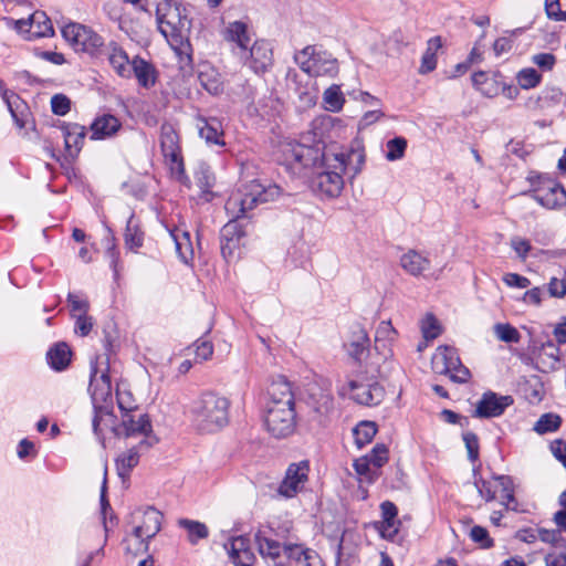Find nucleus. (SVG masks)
Listing matches in <instances>:
<instances>
[{
  "instance_id": "nucleus-5",
  "label": "nucleus",
  "mask_w": 566,
  "mask_h": 566,
  "mask_svg": "<svg viewBox=\"0 0 566 566\" xmlns=\"http://www.w3.org/2000/svg\"><path fill=\"white\" fill-rule=\"evenodd\" d=\"M229 401L217 391H205L192 405L191 412L197 428L202 432H214L228 422Z\"/></svg>"
},
{
  "instance_id": "nucleus-34",
  "label": "nucleus",
  "mask_w": 566,
  "mask_h": 566,
  "mask_svg": "<svg viewBox=\"0 0 566 566\" xmlns=\"http://www.w3.org/2000/svg\"><path fill=\"white\" fill-rule=\"evenodd\" d=\"M130 70L134 71V74L142 86L149 87L155 84V70L153 65L145 60L134 59Z\"/></svg>"
},
{
  "instance_id": "nucleus-51",
  "label": "nucleus",
  "mask_w": 566,
  "mask_h": 566,
  "mask_svg": "<svg viewBox=\"0 0 566 566\" xmlns=\"http://www.w3.org/2000/svg\"><path fill=\"white\" fill-rule=\"evenodd\" d=\"M480 495L485 501H493L497 499L496 495V478L491 481L480 480L475 482Z\"/></svg>"
},
{
  "instance_id": "nucleus-26",
  "label": "nucleus",
  "mask_w": 566,
  "mask_h": 566,
  "mask_svg": "<svg viewBox=\"0 0 566 566\" xmlns=\"http://www.w3.org/2000/svg\"><path fill=\"white\" fill-rule=\"evenodd\" d=\"M120 128L119 120L109 114L96 117L91 125L92 137L103 139L113 136Z\"/></svg>"
},
{
  "instance_id": "nucleus-60",
  "label": "nucleus",
  "mask_w": 566,
  "mask_h": 566,
  "mask_svg": "<svg viewBox=\"0 0 566 566\" xmlns=\"http://www.w3.org/2000/svg\"><path fill=\"white\" fill-rule=\"evenodd\" d=\"M510 244L522 260H525L528 252L531 251L530 241L520 237L512 238Z\"/></svg>"
},
{
  "instance_id": "nucleus-4",
  "label": "nucleus",
  "mask_w": 566,
  "mask_h": 566,
  "mask_svg": "<svg viewBox=\"0 0 566 566\" xmlns=\"http://www.w3.org/2000/svg\"><path fill=\"white\" fill-rule=\"evenodd\" d=\"M293 391H274L264 406L263 424L274 439H286L296 430Z\"/></svg>"
},
{
  "instance_id": "nucleus-52",
  "label": "nucleus",
  "mask_w": 566,
  "mask_h": 566,
  "mask_svg": "<svg viewBox=\"0 0 566 566\" xmlns=\"http://www.w3.org/2000/svg\"><path fill=\"white\" fill-rule=\"evenodd\" d=\"M495 333L499 339L507 343H517L520 340V333L517 329L509 324H497Z\"/></svg>"
},
{
  "instance_id": "nucleus-36",
  "label": "nucleus",
  "mask_w": 566,
  "mask_h": 566,
  "mask_svg": "<svg viewBox=\"0 0 566 566\" xmlns=\"http://www.w3.org/2000/svg\"><path fill=\"white\" fill-rule=\"evenodd\" d=\"M178 524L187 532V538L193 545L209 535L208 527L201 522L181 518Z\"/></svg>"
},
{
  "instance_id": "nucleus-29",
  "label": "nucleus",
  "mask_w": 566,
  "mask_h": 566,
  "mask_svg": "<svg viewBox=\"0 0 566 566\" xmlns=\"http://www.w3.org/2000/svg\"><path fill=\"white\" fill-rule=\"evenodd\" d=\"M170 237L175 242L176 252L180 260L185 263H189L193 258V247L190 241L189 232L180 228H176L170 231Z\"/></svg>"
},
{
  "instance_id": "nucleus-23",
  "label": "nucleus",
  "mask_w": 566,
  "mask_h": 566,
  "mask_svg": "<svg viewBox=\"0 0 566 566\" xmlns=\"http://www.w3.org/2000/svg\"><path fill=\"white\" fill-rule=\"evenodd\" d=\"M400 265L410 275L418 276L429 270L430 260L416 250H409L401 255Z\"/></svg>"
},
{
  "instance_id": "nucleus-32",
  "label": "nucleus",
  "mask_w": 566,
  "mask_h": 566,
  "mask_svg": "<svg viewBox=\"0 0 566 566\" xmlns=\"http://www.w3.org/2000/svg\"><path fill=\"white\" fill-rule=\"evenodd\" d=\"M442 46V41L440 36H433L428 40L427 49L421 59V65L419 72L421 74H427L432 72L437 66V52Z\"/></svg>"
},
{
  "instance_id": "nucleus-3",
  "label": "nucleus",
  "mask_w": 566,
  "mask_h": 566,
  "mask_svg": "<svg viewBox=\"0 0 566 566\" xmlns=\"http://www.w3.org/2000/svg\"><path fill=\"white\" fill-rule=\"evenodd\" d=\"M159 32L180 60H190L189 35L192 27L190 9L179 0H160L156 8Z\"/></svg>"
},
{
  "instance_id": "nucleus-18",
  "label": "nucleus",
  "mask_w": 566,
  "mask_h": 566,
  "mask_svg": "<svg viewBox=\"0 0 566 566\" xmlns=\"http://www.w3.org/2000/svg\"><path fill=\"white\" fill-rule=\"evenodd\" d=\"M272 49L266 41H255L245 64L255 73H264L272 65Z\"/></svg>"
},
{
  "instance_id": "nucleus-55",
  "label": "nucleus",
  "mask_w": 566,
  "mask_h": 566,
  "mask_svg": "<svg viewBox=\"0 0 566 566\" xmlns=\"http://www.w3.org/2000/svg\"><path fill=\"white\" fill-rule=\"evenodd\" d=\"M564 94L559 87H547L542 92L545 108L562 103Z\"/></svg>"
},
{
  "instance_id": "nucleus-49",
  "label": "nucleus",
  "mask_w": 566,
  "mask_h": 566,
  "mask_svg": "<svg viewBox=\"0 0 566 566\" xmlns=\"http://www.w3.org/2000/svg\"><path fill=\"white\" fill-rule=\"evenodd\" d=\"M352 399L364 406H377L384 399L385 391H354Z\"/></svg>"
},
{
  "instance_id": "nucleus-43",
  "label": "nucleus",
  "mask_w": 566,
  "mask_h": 566,
  "mask_svg": "<svg viewBox=\"0 0 566 566\" xmlns=\"http://www.w3.org/2000/svg\"><path fill=\"white\" fill-rule=\"evenodd\" d=\"M422 337L426 339H436L442 333V327L438 318L432 313H427L419 323Z\"/></svg>"
},
{
  "instance_id": "nucleus-12",
  "label": "nucleus",
  "mask_w": 566,
  "mask_h": 566,
  "mask_svg": "<svg viewBox=\"0 0 566 566\" xmlns=\"http://www.w3.org/2000/svg\"><path fill=\"white\" fill-rule=\"evenodd\" d=\"M308 472L310 463L306 460L290 464L285 478L279 488L280 494L285 497H292L303 490L308 479Z\"/></svg>"
},
{
  "instance_id": "nucleus-41",
  "label": "nucleus",
  "mask_w": 566,
  "mask_h": 566,
  "mask_svg": "<svg viewBox=\"0 0 566 566\" xmlns=\"http://www.w3.org/2000/svg\"><path fill=\"white\" fill-rule=\"evenodd\" d=\"M496 495L502 504L512 507L514 503L513 482L510 476H496Z\"/></svg>"
},
{
  "instance_id": "nucleus-9",
  "label": "nucleus",
  "mask_w": 566,
  "mask_h": 566,
  "mask_svg": "<svg viewBox=\"0 0 566 566\" xmlns=\"http://www.w3.org/2000/svg\"><path fill=\"white\" fill-rule=\"evenodd\" d=\"M535 179L536 182L533 181V178H530L534 185L531 195L534 200L547 209L566 207V191L559 184L541 176H536Z\"/></svg>"
},
{
  "instance_id": "nucleus-31",
  "label": "nucleus",
  "mask_w": 566,
  "mask_h": 566,
  "mask_svg": "<svg viewBox=\"0 0 566 566\" xmlns=\"http://www.w3.org/2000/svg\"><path fill=\"white\" fill-rule=\"evenodd\" d=\"M397 332L389 321H381L375 334V348L382 350L386 356L387 352L390 353L389 346L396 339Z\"/></svg>"
},
{
  "instance_id": "nucleus-37",
  "label": "nucleus",
  "mask_w": 566,
  "mask_h": 566,
  "mask_svg": "<svg viewBox=\"0 0 566 566\" xmlns=\"http://www.w3.org/2000/svg\"><path fill=\"white\" fill-rule=\"evenodd\" d=\"M116 407L120 411L122 417L134 415L139 406L140 398L135 396L133 391H115Z\"/></svg>"
},
{
  "instance_id": "nucleus-64",
  "label": "nucleus",
  "mask_w": 566,
  "mask_h": 566,
  "mask_svg": "<svg viewBox=\"0 0 566 566\" xmlns=\"http://www.w3.org/2000/svg\"><path fill=\"white\" fill-rule=\"evenodd\" d=\"M399 522L395 520H382L380 524V533L382 537L394 538L398 533Z\"/></svg>"
},
{
  "instance_id": "nucleus-21",
  "label": "nucleus",
  "mask_w": 566,
  "mask_h": 566,
  "mask_svg": "<svg viewBox=\"0 0 566 566\" xmlns=\"http://www.w3.org/2000/svg\"><path fill=\"white\" fill-rule=\"evenodd\" d=\"M284 555L294 560L296 566H318L319 564L317 553L301 544L285 543Z\"/></svg>"
},
{
  "instance_id": "nucleus-57",
  "label": "nucleus",
  "mask_w": 566,
  "mask_h": 566,
  "mask_svg": "<svg viewBox=\"0 0 566 566\" xmlns=\"http://www.w3.org/2000/svg\"><path fill=\"white\" fill-rule=\"evenodd\" d=\"M532 62L543 71H552L556 64V57L552 53H537L532 56Z\"/></svg>"
},
{
  "instance_id": "nucleus-39",
  "label": "nucleus",
  "mask_w": 566,
  "mask_h": 566,
  "mask_svg": "<svg viewBox=\"0 0 566 566\" xmlns=\"http://www.w3.org/2000/svg\"><path fill=\"white\" fill-rule=\"evenodd\" d=\"M195 180L205 200H211L213 197L211 188L214 185V176L211 170L208 167L201 166L195 174Z\"/></svg>"
},
{
  "instance_id": "nucleus-46",
  "label": "nucleus",
  "mask_w": 566,
  "mask_h": 566,
  "mask_svg": "<svg viewBox=\"0 0 566 566\" xmlns=\"http://www.w3.org/2000/svg\"><path fill=\"white\" fill-rule=\"evenodd\" d=\"M143 233L134 223L133 217L129 218L125 231V243L129 249H138L143 244Z\"/></svg>"
},
{
  "instance_id": "nucleus-20",
  "label": "nucleus",
  "mask_w": 566,
  "mask_h": 566,
  "mask_svg": "<svg viewBox=\"0 0 566 566\" xmlns=\"http://www.w3.org/2000/svg\"><path fill=\"white\" fill-rule=\"evenodd\" d=\"M369 338L367 332L360 325H354L350 331L348 340L344 344V348L348 355L360 361L365 353L368 350Z\"/></svg>"
},
{
  "instance_id": "nucleus-25",
  "label": "nucleus",
  "mask_w": 566,
  "mask_h": 566,
  "mask_svg": "<svg viewBox=\"0 0 566 566\" xmlns=\"http://www.w3.org/2000/svg\"><path fill=\"white\" fill-rule=\"evenodd\" d=\"M559 348L552 340L543 343L535 353L538 368L542 370L554 369L559 361Z\"/></svg>"
},
{
  "instance_id": "nucleus-53",
  "label": "nucleus",
  "mask_w": 566,
  "mask_h": 566,
  "mask_svg": "<svg viewBox=\"0 0 566 566\" xmlns=\"http://www.w3.org/2000/svg\"><path fill=\"white\" fill-rule=\"evenodd\" d=\"M369 459L361 457L354 462V469L360 476H365L368 482H373L377 478V472L370 469Z\"/></svg>"
},
{
  "instance_id": "nucleus-40",
  "label": "nucleus",
  "mask_w": 566,
  "mask_h": 566,
  "mask_svg": "<svg viewBox=\"0 0 566 566\" xmlns=\"http://www.w3.org/2000/svg\"><path fill=\"white\" fill-rule=\"evenodd\" d=\"M355 442L358 448L371 442L377 433V426L373 421H361L353 430Z\"/></svg>"
},
{
  "instance_id": "nucleus-14",
  "label": "nucleus",
  "mask_w": 566,
  "mask_h": 566,
  "mask_svg": "<svg viewBox=\"0 0 566 566\" xmlns=\"http://www.w3.org/2000/svg\"><path fill=\"white\" fill-rule=\"evenodd\" d=\"M513 403L511 396H497L494 391L485 392L473 412L475 418H493L501 416Z\"/></svg>"
},
{
  "instance_id": "nucleus-1",
  "label": "nucleus",
  "mask_w": 566,
  "mask_h": 566,
  "mask_svg": "<svg viewBox=\"0 0 566 566\" xmlns=\"http://www.w3.org/2000/svg\"><path fill=\"white\" fill-rule=\"evenodd\" d=\"M339 119L331 116L312 122L313 139L304 136L303 140L314 145L287 144L283 153L285 160L294 169H313L312 187L328 198L338 197L344 188V175L356 176L364 163V154L338 145H323V132L333 127Z\"/></svg>"
},
{
  "instance_id": "nucleus-59",
  "label": "nucleus",
  "mask_w": 566,
  "mask_h": 566,
  "mask_svg": "<svg viewBox=\"0 0 566 566\" xmlns=\"http://www.w3.org/2000/svg\"><path fill=\"white\" fill-rule=\"evenodd\" d=\"M70 99L64 96L56 94L51 98L52 112L56 115L63 116L70 111Z\"/></svg>"
},
{
  "instance_id": "nucleus-11",
  "label": "nucleus",
  "mask_w": 566,
  "mask_h": 566,
  "mask_svg": "<svg viewBox=\"0 0 566 566\" xmlns=\"http://www.w3.org/2000/svg\"><path fill=\"white\" fill-rule=\"evenodd\" d=\"M14 28L18 32L25 33L28 40L50 36L54 33L52 22L43 11H35L28 19L15 20Z\"/></svg>"
},
{
  "instance_id": "nucleus-2",
  "label": "nucleus",
  "mask_w": 566,
  "mask_h": 566,
  "mask_svg": "<svg viewBox=\"0 0 566 566\" xmlns=\"http://www.w3.org/2000/svg\"><path fill=\"white\" fill-rule=\"evenodd\" d=\"M282 193L277 185H264L259 180H251L237 187L226 202L227 213L233 218L223 226L220 232L221 253L226 260L240 254L245 232L237 219L245 217L259 203L277 199Z\"/></svg>"
},
{
  "instance_id": "nucleus-45",
  "label": "nucleus",
  "mask_w": 566,
  "mask_h": 566,
  "mask_svg": "<svg viewBox=\"0 0 566 566\" xmlns=\"http://www.w3.org/2000/svg\"><path fill=\"white\" fill-rule=\"evenodd\" d=\"M516 80L522 88L530 90L541 83L542 76L535 69L526 67L517 73Z\"/></svg>"
},
{
  "instance_id": "nucleus-33",
  "label": "nucleus",
  "mask_w": 566,
  "mask_h": 566,
  "mask_svg": "<svg viewBox=\"0 0 566 566\" xmlns=\"http://www.w3.org/2000/svg\"><path fill=\"white\" fill-rule=\"evenodd\" d=\"M201 86L210 94H219L223 90V81L220 73L211 66H205L199 73Z\"/></svg>"
},
{
  "instance_id": "nucleus-35",
  "label": "nucleus",
  "mask_w": 566,
  "mask_h": 566,
  "mask_svg": "<svg viewBox=\"0 0 566 566\" xmlns=\"http://www.w3.org/2000/svg\"><path fill=\"white\" fill-rule=\"evenodd\" d=\"M149 538L145 537L140 533H136L134 528L124 538L125 552L132 555H142L147 553L149 547Z\"/></svg>"
},
{
  "instance_id": "nucleus-22",
  "label": "nucleus",
  "mask_w": 566,
  "mask_h": 566,
  "mask_svg": "<svg viewBox=\"0 0 566 566\" xmlns=\"http://www.w3.org/2000/svg\"><path fill=\"white\" fill-rule=\"evenodd\" d=\"M146 451L139 450L138 444H132L116 458V471L123 481L129 478L133 469L139 463L140 454Z\"/></svg>"
},
{
  "instance_id": "nucleus-44",
  "label": "nucleus",
  "mask_w": 566,
  "mask_h": 566,
  "mask_svg": "<svg viewBox=\"0 0 566 566\" xmlns=\"http://www.w3.org/2000/svg\"><path fill=\"white\" fill-rule=\"evenodd\" d=\"M386 147V159L388 161L399 160L405 156L407 149V139L403 137H395L387 142Z\"/></svg>"
},
{
  "instance_id": "nucleus-10",
  "label": "nucleus",
  "mask_w": 566,
  "mask_h": 566,
  "mask_svg": "<svg viewBox=\"0 0 566 566\" xmlns=\"http://www.w3.org/2000/svg\"><path fill=\"white\" fill-rule=\"evenodd\" d=\"M63 38L75 51L94 53L103 44L102 38L80 23H69L62 28Z\"/></svg>"
},
{
  "instance_id": "nucleus-28",
  "label": "nucleus",
  "mask_w": 566,
  "mask_h": 566,
  "mask_svg": "<svg viewBox=\"0 0 566 566\" xmlns=\"http://www.w3.org/2000/svg\"><path fill=\"white\" fill-rule=\"evenodd\" d=\"M72 352L64 342L56 343L46 353L49 365L55 370L66 368L71 361Z\"/></svg>"
},
{
  "instance_id": "nucleus-17",
  "label": "nucleus",
  "mask_w": 566,
  "mask_h": 566,
  "mask_svg": "<svg viewBox=\"0 0 566 566\" xmlns=\"http://www.w3.org/2000/svg\"><path fill=\"white\" fill-rule=\"evenodd\" d=\"M224 549L235 566H252L255 556L245 536H235L224 544Z\"/></svg>"
},
{
  "instance_id": "nucleus-30",
  "label": "nucleus",
  "mask_w": 566,
  "mask_h": 566,
  "mask_svg": "<svg viewBox=\"0 0 566 566\" xmlns=\"http://www.w3.org/2000/svg\"><path fill=\"white\" fill-rule=\"evenodd\" d=\"M63 137L66 155L72 159L75 158L78 155L84 142V127L74 125L63 133Z\"/></svg>"
},
{
  "instance_id": "nucleus-61",
  "label": "nucleus",
  "mask_w": 566,
  "mask_h": 566,
  "mask_svg": "<svg viewBox=\"0 0 566 566\" xmlns=\"http://www.w3.org/2000/svg\"><path fill=\"white\" fill-rule=\"evenodd\" d=\"M548 293L552 297H564L566 295V279L553 277L548 283Z\"/></svg>"
},
{
  "instance_id": "nucleus-56",
  "label": "nucleus",
  "mask_w": 566,
  "mask_h": 566,
  "mask_svg": "<svg viewBox=\"0 0 566 566\" xmlns=\"http://www.w3.org/2000/svg\"><path fill=\"white\" fill-rule=\"evenodd\" d=\"M463 441L465 443L469 460L472 462L476 461L479 458V439L476 434L467 432L463 434Z\"/></svg>"
},
{
  "instance_id": "nucleus-15",
  "label": "nucleus",
  "mask_w": 566,
  "mask_h": 566,
  "mask_svg": "<svg viewBox=\"0 0 566 566\" xmlns=\"http://www.w3.org/2000/svg\"><path fill=\"white\" fill-rule=\"evenodd\" d=\"M161 518L160 512L153 507L137 511L133 515V528L136 533L151 539L160 531Z\"/></svg>"
},
{
  "instance_id": "nucleus-58",
  "label": "nucleus",
  "mask_w": 566,
  "mask_h": 566,
  "mask_svg": "<svg viewBox=\"0 0 566 566\" xmlns=\"http://www.w3.org/2000/svg\"><path fill=\"white\" fill-rule=\"evenodd\" d=\"M470 537L482 547L489 548L493 545L492 539L489 537L488 531L482 526H473L470 532Z\"/></svg>"
},
{
  "instance_id": "nucleus-7",
  "label": "nucleus",
  "mask_w": 566,
  "mask_h": 566,
  "mask_svg": "<svg viewBox=\"0 0 566 566\" xmlns=\"http://www.w3.org/2000/svg\"><path fill=\"white\" fill-rule=\"evenodd\" d=\"M296 64L310 76H335L338 73L337 60L325 52H316L308 45L294 55Z\"/></svg>"
},
{
  "instance_id": "nucleus-16",
  "label": "nucleus",
  "mask_w": 566,
  "mask_h": 566,
  "mask_svg": "<svg viewBox=\"0 0 566 566\" xmlns=\"http://www.w3.org/2000/svg\"><path fill=\"white\" fill-rule=\"evenodd\" d=\"M92 402L95 411L93 430L94 433L99 437L103 417L113 416L116 407L115 391H93Z\"/></svg>"
},
{
  "instance_id": "nucleus-42",
  "label": "nucleus",
  "mask_w": 566,
  "mask_h": 566,
  "mask_svg": "<svg viewBox=\"0 0 566 566\" xmlns=\"http://www.w3.org/2000/svg\"><path fill=\"white\" fill-rule=\"evenodd\" d=\"M324 107L329 112H339L345 103L344 95L337 85H332L323 94Z\"/></svg>"
},
{
  "instance_id": "nucleus-38",
  "label": "nucleus",
  "mask_w": 566,
  "mask_h": 566,
  "mask_svg": "<svg viewBox=\"0 0 566 566\" xmlns=\"http://www.w3.org/2000/svg\"><path fill=\"white\" fill-rule=\"evenodd\" d=\"M108 61L116 73L123 77L130 74V66L127 54L118 46H113L108 53Z\"/></svg>"
},
{
  "instance_id": "nucleus-62",
  "label": "nucleus",
  "mask_w": 566,
  "mask_h": 566,
  "mask_svg": "<svg viewBox=\"0 0 566 566\" xmlns=\"http://www.w3.org/2000/svg\"><path fill=\"white\" fill-rule=\"evenodd\" d=\"M503 281L506 285L518 289H525L531 284V281L527 277L522 276L517 273H506L503 276Z\"/></svg>"
},
{
  "instance_id": "nucleus-48",
  "label": "nucleus",
  "mask_w": 566,
  "mask_h": 566,
  "mask_svg": "<svg viewBox=\"0 0 566 566\" xmlns=\"http://www.w3.org/2000/svg\"><path fill=\"white\" fill-rule=\"evenodd\" d=\"M90 387L94 389H111L112 380L107 368H94L91 374Z\"/></svg>"
},
{
  "instance_id": "nucleus-19",
  "label": "nucleus",
  "mask_w": 566,
  "mask_h": 566,
  "mask_svg": "<svg viewBox=\"0 0 566 566\" xmlns=\"http://www.w3.org/2000/svg\"><path fill=\"white\" fill-rule=\"evenodd\" d=\"M196 127L199 132L200 137L203 138L208 144L219 146L224 145L222 139V125L217 117L206 118L202 116H198L196 118Z\"/></svg>"
},
{
  "instance_id": "nucleus-27",
  "label": "nucleus",
  "mask_w": 566,
  "mask_h": 566,
  "mask_svg": "<svg viewBox=\"0 0 566 566\" xmlns=\"http://www.w3.org/2000/svg\"><path fill=\"white\" fill-rule=\"evenodd\" d=\"M254 538L259 553L263 558L276 562L282 553H284V545L282 546L277 541L268 537L262 531L256 532Z\"/></svg>"
},
{
  "instance_id": "nucleus-50",
  "label": "nucleus",
  "mask_w": 566,
  "mask_h": 566,
  "mask_svg": "<svg viewBox=\"0 0 566 566\" xmlns=\"http://www.w3.org/2000/svg\"><path fill=\"white\" fill-rule=\"evenodd\" d=\"M366 458L376 469H379L388 461V448L385 444H376Z\"/></svg>"
},
{
  "instance_id": "nucleus-8",
  "label": "nucleus",
  "mask_w": 566,
  "mask_h": 566,
  "mask_svg": "<svg viewBox=\"0 0 566 566\" xmlns=\"http://www.w3.org/2000/svg\"><path fill=\"white\" fill-rule=\"evenodd\" d=\"M431 364L436 373L448 375L454 384H465L471 376L470 370L461 364L457 350L450 346H439Z\"/></svg>"
},
{
  "instance_id": "nucleus-63",
  "label": "nucleus",
  "mask_w": 566,
  "mask_h": 566,
  "mask_svg": "<svg viewBox=\"0 0 566 566\" xmlns=\"http://www.w3.org/2000/svg\"><path fill=\"white\" fill-rule=\"evenodd\" d=\"M195 346H196L195 353H196L197 359L202 361V360H207L211 357V355L213 353V346L210 342L197 340L195 343Z\"/></svg>"
},
{
  "instance_id": "nucleus-13",
  "label": "nucleus",
  "mask_w": 566,
  "mask_h": 566,
  "mask_svg": "<svg viewBox=\"0 0 566 566\" xmlns=\"http://www.w3.org/2000/svg\"><path fill=\"white\" fill-rule=\"evenodd\" d=\"M160 147L164 157L170 163V169L179 174L182 172V159L180 155L179 138L169 124L161 126L160 130Z\"/></svg>"
},
{
  "instance_id": "nucleus-54",
  "label": "nucleus",
  "mask_w": 566,
  "mask_h": 566,
  "mask_svg": "<svg viewBox=\"0 0 566 566\" xmlns=\"http://www.w3.org/2000/svg\"><path fill=\"white\" fill-rule=\"evenodd\" d=\"M311 401L314 403L315 411L319 413L327 412L332 406V399L324 391H315L310 396Z\"/></svg>"
},
{
  "instance_id": "nucleus-24",
  "label": "nucleus",
  "mask_w": 566,
  "mask_h": 566,
  "mask_svg": "<svg viewBox=\"0 0 566 566\" xmlns=\"http://www.w3.org/2000/svg\"><path fill=\"white\" fill-rule=\"evenodd\" d=\"M222 35L226 41L235 43L243 51L251 42L248 25L243 21L229 22L222 31Z\"/></svg>"
},
{
  "instance_id": "nucleus-6",
  "label": "nucleus",
  "mask_w": 566,
  "mask_h": 566,
  "mask_svg": "<svg viewBox=\"0 0 566 566\" xmlns=\"http://www.w3.org/2000/svg\"><path fill=\"white\" fill-rule=\"evenodd\" d=\"M118 434L125 439H137L139 450H149L159 441L146 413L122 417Z\"/></svg>"
},
{
  "instance_id": "nucleus-47",
  "label": "nucleus",
  "mask_w": 566,
  "mask_h": 566,
  "mask_svg": "<svg viewBox=\"0 0 566 566\" xmlns=\"http://www.w3.org/2000/svg\"><path fill=\"white\" fill-rule=\"evenodd\" d=\"M560 426V418L554 413L543 415L536 422L534 430L541 434L555 431Z\"/></svg>"
}]
</instances>
